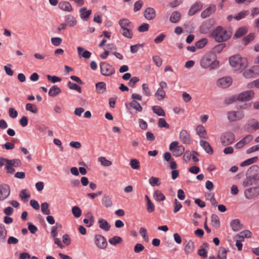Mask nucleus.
<instances>
[{"instance_id":"obj_28","label":"nucleus","mask_w":259,"mask_h":259,"mask_svg":"<svg viewBox=\"0 0 259 259\" xmlns=\"http://www.w3.org/2000/svg\"><path fill=\"white\" fill-rule=\"evenodd\" d=\"M194 249V243L192 240H189L187 244L185 247L184 250L186 254L192 253Z\"/></svg>"},{"instance_id":"obj_45","label":"nucleus","mask_w":259,"mask_h":259,"mask_svg":"<svg viewBox=\"0 0 259 259\" xmlns=\"http://www.w3.org/2000/svg\"><path fill=\"white\" fill-rule=\"evenodd\" d=\"M102 201L103 204L106 207H110L112 204L111 198L108 196L107 195H105L103 196Z\"/></svg>"},{"instance_id":"obj_4","label":"nucleus","mask_w":259,"mask_h":259,"mask_svg":"<svg viewBox=\"0 0 259 259\" xmlns=\"http://www.w3.org/2000/svg\"><path fill=\"white\" fill-rule=\"evenodd\" d=\"M118 24L121 28L120 33L122 35L128 38H132L133 36V29L134 25L128 19L124 18L120 19Z\"/></svg>"},{"instance_id":"obj_30","label":"nucleus","mask_w":259,"mask_h":259,"mask_svg":"<svg viewBox=\"0 0 259 259\" xmlns=\"http://www.w3.org/2000/svg\"><path fill=\"white\" fill-rule=\"evenodd\" d=\"M181 18V14L180 12L175 11L172 13L170 16L169 20L171 22L174 23H178Z\"/></svg>"},{"instance_id":"obj_44","label":"nucleus","mask_w":259,"mask_h":259,"mask_svg":"<svg viewBox=\"0 0 259 259\" xmlns=\"http://www.w3.org/2000/svg\"><path fill=\"white\" fill-rule=\"evenodd\" d=\"M26 110L29 111L33 113H36L38 111V109L36 106L33 104L27 103L26 105Z\"/></svg>"},{"instance_id":"obj_64","label":"nucleus","mask_w":259,"mask_h":259,"mask_svg":"<svg viewBox=\"0 0 259 259\" xmlns=\"http://www.w3.org/2000/svg\"><path fill=\"white\" fill-rule=\"evenodd\" d=\"M149 25L147 23H143L138 27V31L139 32H145L148 30Z\"/></svg>"},{"instance_id":"obj_46","label":"nucleus","mask_w":259,"mask_h":259,"mask_svg":"<svg viewBox=\"0 0 259 259\" xmlns=\"http://www.w3.org/2000/svg\"><path fill=\"white\" fill-rule=\"evenodd\" d=\"M211 223L212 225L216 228H218L220 226V220L218 215L215 214H213L211 215Z\"/></svg>"},{"instance_id":"obj_32","label":"nucleus","mask_w":259,"mask_h":259,"mask_svg":"<svg viewBox=\"0 0 259 259\" xmlns=\"http://www.w3.org/2000/svg\"><path fill=\"white\" fill-rule=\"evenodd\" d=\"M61 92V90L59 87L57 85H53L50 88L49 91V96L54 97L60 94Z\"/></svg>"},{"instance_id":"obj_38","label":"nucleus","mask_w":259,"mask_h":259,"mask_svg":"<svg viewBox=\"0 0 259 259\" xmlns=\"http://www.w3.org/2000/svg\"><path fill=\"white\" fill-rule=\"evenodd\" d=\"M153 112L158 116H164L165 113L163 109L159 106H154L152 107Z\"/></svg>"},{"instance_id":"obj_39","label":"nucleus","mask_w":259,"mask_h":259,"mask_svg":"<svg viewBox=\"0 0 259 259\" xmlns=\"http://www.w3.org/2000/svg\"><path fill=\"white\" fill-rule=\"evenodd\" d=\"M129 105L138 112H141L143 110V108L140 103L136 100H132L131 102L129 103Z\"/></svg>"},{"instance_id":"obj_53","label":"nucleus","mask_w":259,"mask_h":259,"mask_svg":"<svg viewBox=\"0 0 259 259\" xmlns=\"http://www.w3.org/2000/svg\"><path fill=\"white\" fill-rule=\"evenodd\" d=\"M68 86L69 88L71 90H76L79 93L81 92V88H80V87H79V85L74 83H73L71 81H69L68 82Z\"/></svg>"},{"instance_id":"obj_43","label":"nucleus","mask_w":259,"mask_h":259,"mask_svg":"<svg viewBox=\"0 0 259 259\" xmlns=\"http://www.w3.org/2000/svg\"><path fill=\"white\" fill-rule=\"evenodd\" d=\"M228 251L224 247L220 248L218 254V259H226Z\"/></svg>"},{"instance_id":"obj_23","label":"nucleus","mask_w":259,"mask_h":259,"mask_svg":"<svg viewBox=\"0 0 259 259\" xmlns=\"http://www.w3.org/2000/svg\"><path fill=\"white\" fill-rule=\"evenodd\" d=\"M255 181V177L254 176H248L244 180L242 185L244 187H247L253 184Z\"/></svg>"},{"instance_id":"obj_17","label":"nucleus","mask_w":259,"mask_h":259,"mask_svg":"<svg viewBox=\"0 0 259 259\" xmlns=\"http://www.w3.org/2000/svg\"><path fill=\"white\" fill-rule=\"evenodd\" d=\"M180 139L185 144H189L191 142V138L189 134L186 130H182L179 135Z\"/></svg>"},{"instance_id":"obj_62","label":"nucleus","mask_w":259,"mask_h":259,"mask_svg":"<svg viewBox=\"0 0 259 259\" xmlns=\"http://www.w3.org/2000/svg\"><path fill=\"white\" fill-rule=\"evenodd\" d=\"M145 198L147 201V209H150L151 210H154L155 208L154 204L150 200V198L148 197L147 195L145 196Z\"/></svg>"},{"instance_id":"obj_37","label":"nucleus","mask_w":259,"mask_h":259,"mask_svg":"<svg viewBox=\"0 0 259 259\" xmlns=\"http://www.w3.org/2000/svg\"><path fill=\"white\" fill-rule=\"evenodd\" d=\"M247 32L246 27H241L238 29L234 34V37L239 38L245 35Z\"/></svg>"},{"instance_id":"obj_57","label":"nucleus","mask_w":259,"mask_h":259,"mask_svg":"<svg viewBox=\"0 0 259 259\" xmlns=\"http://www.w3.org/2000/svg\"><path fill=\"white\" fill-rule=\"evenodd\" d=\"M254 38V33H249L243 38V43L245 45H247L250 41L252 40Z\"/></svg>"},{"instance_id":"obj_6","label":"nucleus","mask_w":259,"mask_h":259,"mask_svg":"<svg viewBox=\"0 0 259 259\" xmlns=\"http://www.w3.org/2000/svg\"><path fill=\"white\" fill-rule=\"evenodd\" d=\"M244 116V112L242 111H231L227 113V118L230 122L240 120Z\"/></svg>"},{"instance_id":"obj_8","label":"nucleus","mask_w":259,"mask_h":259,"mask_svg":"<svg viewBox=\"0 0 259 259\" xmlns=\"http://www.w3.org/2000/svg\"><path fill=\"white\" fill-rule=\"evenodd\" d=\"M100 71L101 74L104 76H110L115 73L114 67L106 62L100 63Z\"/></svg>"},{"instance_id":"obj_16","label":"nucleus","mask_w":259,"mask_h":259,"mask_svg":"<svg viewBox=\"0 0 259 259\" xmlns=\"http://www.w3.org/2000/svg\"><path fill=\"white\" fill-rule=\"evenodd\" d=\"M58 8L62 11L67 12H71L73 11L71 4L65 1H61L58 3Z\"/></svg>"},{"instance_id":"obj_51","label":"nucleus","mask_w":259,"mask_h":259,"mask_svg":"<svg viewBox=\"0 0 259 259\" xmlns=\"http://www.w3.org/2000/svg\"><path fill=\"white\" fill-rule=\"evenodd\" d=\"M149 183L150 185L152 187L159 186L160 185L159 179L157 177H151L149 180Z\"/></svg>"},{"instance_id":"obj_35","label":"nucleus","mask_w":259,"mask_h":259,"mask_svg":"<svg viewBox=\"0 0 259 259\" xmlns=\"http://www.w3.org/2000/svg\"><path fill=\"white\" fill-rule=\"evenodd\" d=\"M231 226L234 231H238L242 228L240 222L238 219L232 221L231 223Z\"/></svg>"},{"instance_id":"obj_7","label":"nucleus","mask_w":259,"mask_h":259,"mask_svg":"<svg viewBox=\"0 0 259 259\" xmlns=\"http://www.w3.org/2000/svg\"><path fill=\"white\" fill-rule=\"evenodd\" d=\"M234 134L230 132H225L221 137V142L224 146L232 144L235 141Z\"/></svg>"},{"instance_id":"obj_11","label":"nucleus","mask_w":259,"mask_h":259,"mask_svg":"<svg viewBox=\"0 0 259 259\" xmlns=\"http://www.w3.org/2000/svg\"><path fill=\"white\" fill-rule=\"evenodd\" d=\"M259 194V186L251 187L245 190L244 195L248 199H252Z\"/></svg>"},{"instance_id":"obj_3","label":"nucleus","mask_w":259,"mask_h":259,"mask_svg":"<svg viewBox=\"0 0 259 259\" xmlns=\"http://www.w3.org/2000/svg\"><path fill=\"white\" fill-rule=\"evenodd\" d=\"M232 35V31L231 29H225L222 26H218L212 32V35L219 42L228 40Z\"/></svg>"},{"instance_id":"obj_59","label":"nucleus","mask_w":259,"mask_h":259,"mask_svg":"<svg viewBox=\"0 0 259 259\" xmlns=\"http://www.w3.org/2000/svg\"><path fill=\"white\" fill-rule=\"evenodd\" d=\"M248 14V11H242L239 13L237 15L234 17V19L236 20H240L244 18Z\"/></svg>"},{"instance_id":"obj_50","label":"nucleus","mask_w":259,"mask_h":259,"mask_svg":"<svg viewBox=\"0 0 259 259\" xmlns=\"http://www.w3.org/2000/svg\"><path fill=\"white\" fill-rule=\"evenodd\" d=\"M98 161L101 162L104 166H109L112 164L111 161L108 160L105 157H100L98 158Z\"/></svg>"},{"instance_id":"obj_40","label":"nucleus","mask_w":259,"mask_h":259,"mask_svg":"<svg viewBox=\"0 0 259 259\" xmlns=\"http://www.w3.org/2000/svg\"><path fill=\"white\" fill-rule=\"evenodd\" d=\"M153 197L157 201H162L165 198L164 194L159 190H156L154 192Z\"/></svg>"},{"instance_id":"obj_9","label":"nucleus","mask_w":259,"mask_h":259,"mask_svg":"<svg viewBox=\"0 0 259 259\" xmlns=\"http://www.w3.org/2000/svg\"><path fill=\"white\" fill-rule=\"evenodd\" d=\"M94 241L97 247L100 249H104L107 246L108 244L106 239L101 235H96Z\"/></svg>"},{"instance_id":"obj_19","label":"nucleus","mask_w":259,"mask_h":259,"mask_svg":"<svg viewBox=\"0 0 259 259\" xmlns=\"http://www.w3.org/2000/svg\"><path fill=\"white\" fill-rule=\"evenodd\" d=\"M215 10V6L214 5H211L201 13V16L203 19L206 18L209 16L211 14L213 13Z\"/></svg>"},{"instance_id":"obj_33","label":"nucleus","mask_w":259,"mask_h":259,"mask_svg":"<svg viewBox=\"0 0 259 259\" xmlns=\"http://www.w3.org/2000/svg\"><path fill=\"white\" fill-rule=\"evenodd\" d=\"M3 160H5V162H8V165H11L12 166L15 167H18L21 165V161L18 159H14L12 160L3 159Z\"/></svg>"},{"instance_id":"obj_26","label":"nucleus","mask_w":259,"mask_h":259,"mask_svg":"<svg viewBox=\"0 0 259 259\" xmlns=\"http://www.w3.org/2000/svg\"><path fill=\"white\" fill-rule=\"evenodd\" d=\"M196 132L200 138L204 139L207 138L206 131L203 126L201 125H198L196 127Z\"/></svg>"},{"instance_id":"obj_14","label":"nucleus","mask_w":259,"mask_h":259,"mask_svg":"<svg viewBox=\"0 0 259 259\" xmlns=\"http://www.w3.org/2000/svg\"><path fill=\"white\" fill-rule=\"evenodd\" d=\"M232 82L231 77L227 76L220 78L217 81V85L222 88H227L231 85Z\"/></svg>"},{"instance_id":"obj_58","label":"nucleus","mask_w":259,"mask_h":259,"mask_svg":"<svg viewBox=\"0 0 259 259\" xmlns=\"http://www.w3.org/2000/svg\"><path fill=\"white\" fill-rule=\"evenodd\" d=\"M158 125L160 127H165L167 128L169 127V124L166 122L165 119L163 118H160L159 119Z\"/></svg>"},{"instance_id":"obj_52","label":"nucleus","mask_w":259,"mask_h":259,"mask_svg":"<svg viewBox=\"0 0 259 259\" xmlns=\"http://www.w3.org/2000/svg\"><path fill=\"white\" fill-rule=\"evenodd\" d=\"M139 233L146 242H147L149 241V238L146 228L141 227L140 229Z\"/></svg>"},{"instance_id":"obj_47","label":"nucleus","mask_w":259,"mask_h":259,"mask_svg":"<svg viewBox=\"0 0 259 259\" xmlns=\"http://www.w3.org/2000/svg\"><path fill=\"white\" fill-rule=\"evenodd\" d=\"M207 39L206 38H203L197 41L195 44V46L198 49H202L207 44Z\"/></svg>"},{"instance_id":"obj_41","label":"nucleus","mask_w":259,"mask_h":259,"mask_svg":"<svg viewBox=\"0 0 259 259\" xmlns=\"http://www.w3.org/2000/svg\"><path fill=\"white\" fill-rule=\"evenodd\" d=\"M87 217H88L89 219H84L83 220V223L87 225V227H90L93 225L94 218L92 214L89 212L87 213Z\"/></svg>"},{"instance_id":"obj_48","label":"nucleus","mask_w":259,"mask_h":259,"mask_svg":"<svg viewBox=\"0 0 259 259\" xmlns=\"http://www.w3.org/2000/svg\"><path fill=\"white\" fill-rule=\"evenodd\" d=\"M122 239L119 236H114L109 239V243L113 245H116L117 244L120 243Z\"/></svg>"},{"instance_id":"obj_49","label":"nucleus","mask_w":259,"mask_h":259,"mask_svg":"<svg viewBox=\"0 0 259 259\" xmlns=\"http://www.w3.org/2000/svg\"><path fill=\"white\" fill-rule=\"evenodd\" d=\"M257 159H258V158L256 156L251 158H249V159L245 160L243 162H242L241 164V166H244L250 165L252 163H253L256 162Z\"/></svg>"},{"instance_id":"obj_34","label":"nucleus","mask_w":259,"mask_h":259,"mask_svg":"<svg viewBox=\"0 0 259 259\" xmlns=\"http://www.w3.org/2000/svg\"><path fill=\"white\" fill-rule=\"evenodd\" d=\"M155 96L157 100L161 101L166 97V94L164 90L158 88L155 94Z\"/></svg>"},{"instance_id":"obj_56","label":"nucleus","mask_w":259,"mask_h":259,"mask_svg":"<svg viewBox=\"0 0 259 259\" xmlns=\"http://www.w3.org/2000/svg\"><path fill=\"white\" fill-rule=\"evenodd\" d=\"M226 45L225 44H220L213 48V51L214 53H220L225 48Z\"/></svg>"},{"instance_id":"obj_31","label":"nucleus","mask_w":259,"mask_h":259,"mask_svg":"<svg viewBox=\"0 0 259 259\" xmlns=\"http://www.w3.org/2000/svg\"><path fill=\"white\" fill-rule=\"evenodd\" d=\"M7 232L4 225L0 224V242H4Z\"/></svg>"},{"instance_id":"obj_20","label":"nucleus","mask_w":259,"mask_h":259,"mask_svg":"<svg viewBox=\"0 0 259 259\" xmlns=\"http://www.w3.org/2000/svg\"><path fill=\"white\" fill-rule=\"evenodd\" d=\"M144 16L147 20H152L156 16L155 11L152 8H148L144 11Z\"/></svg>"},{"instance_id":"obj_10","label":"nucleus","mask_w":259,"mask_h":259,"mask_svg":"<svg viewBox=\"0 0 259 259\" xmlns=\"http://www.w3.org/2000/svg\"><path fill=\"white\" fill-rule=\"evenodd\" d=\"M254 93L253 91H247L238 94L236 100L241 102L248 101L250 100L254 97Z\"/></svg>"},{"instance_id":"obj_27","label":"nucleus","mask_w":259,"mask_h":259,"mask_svg":"<svg viewBox=\"0 0 259 259\" xmlns=\"http://www.w3.org/2000/svg\"><path fill=\"white\" fill-rule=\"evenodd\" d=\"M98 223L99 224V227L101 229L106 231H108L109 230L110 228V225L107 222V221L101 218L99 220Z\"/></svg>"},{"instance_id":"obj_18","label":"nucleus","mask_w":259,"mask_h":259,"mask_svg":"<svg viewBox=\"0 0 259 259\" xmlns=\"http://www.w3.org/2000/svg\"><path fill=\"white\" fill-rule=\"evenodd\" d=\"M202 7V4L200 2H197L194 4L188 12V14L190 16H193L196 14L198 11H200Z\"/></svg>"},{"instance_id":"obj_42","label":"nucleus","mask_w":259,"mask_h":259,"mask_svg":"<svg viewBox=\"0 0 259 259\" xmlns=\"http://www.w3.org/2000/svg\"><path fill=\"white\" fill-rule=\"evenodd\" d=\"M19 197L21 200L26 202L27 201L28 199L30 197V194L27 192V190L24 189L20 191Z\"/></svg>"},{"instance_id":"obj_5","label":"nucleus","mask_w":259,"mask_h":259,"mask_svg":"<svg viewBox=\"0 0 259 259\" xmlns=\"http://www.w3.org/2000/svg\"><path fill=\"white\" fill-rule=\"evenodd\" d=\"M169 149L172 152L174 156L176 157L181 156L185 151V147L183 145H179V142L177 141L171 142L169 145Z\"/></svg>"},{"instance_id":"obj_63","label":"nucleus","mask_w":259,"mask_h":259,"mask_svg":"<svg viewBox=\"0 0 259 259\" xmlns=\"http://www.w3.org/2000/svg\"><path fill=\"white\" fill-rule=\"evenodd\" d=\"M47 77L49 80L53 83L61 81L62 80L61 78L56 76H51L50 75H47Z\"/></svg>"},{"instance_id":"obj_2","label":"nucleus","mask_w":259,"mask_h":259,"mask_svg":"<svg viewBox=\"0 0 259 259\" xmlns=\"http://www.w3.org/2000/svg\"><path fill=\"white\" fill-rule=\"evenodd\" d=\"M200 65L203 68H209L210 70H212L219 67V62L216 59L215 56L210 53L205 55L201 58Z\"/></svg>"},{"instance_id":"obj_12","label":"nucleus","mask_w":259,"mask_h":259,"mask_svg":"<svg viewBox=\"0 0 259 259\" xmlns=\"http://www.w3.org/2000/svg\"><path fill=\"white\" fill-rule=\"evenodd\" d=\"M245 130L248 132L256 130L259 128V122L255 121L254 119L249 120L244 126Z\"/></svg>"},{"instance_id":"obj_55","label":"nucleus","mask_w":259,"mask_h":259,"mask_svg":"<svg viewBox=\"0 0 259 259\" xmlns=\"http://www.w3.org/2000/svg\"><path fill=\"white\" fill-rule=\"evenodd\" d=\"M143 94L146 96L149 97L151 96V93L148 84L143 83L142 84Z\"/></svg>"},{"instance_id":"obj_25","label":"nucleus","mask_w":259,"mask_h":259,"mask_svg":"<svg viewBox=\"0 0 259 259\" xmlns=\"http://www.w3.org/2000/svg\"><path fill=\"white\" fill-rule=\"evenodd\" d=\"M200 145L207 153L212 154L213 153V149L207 142L201 140L200 141Z\"/></svg>"},{"instance_id":"obj_1","label":"nucleus","mask_w":259,"mask_h":259,"mask_svg":"<svg viewBox=\"0 0 259 259\" xmlns=\"http://www.w3.org/2000/svg\"><path fill=\"white\" fill-rule=\"evenodd\" d=\"M229 63L235 71H241L248 65V61L245 57L240 55H236L229 58Z\"/></svg>"},{"instance_id":"obj_15","label":"nucleus","mask_w":259,"mask_h":259,"mask_svg":"<svg viewBox=\"0 0 259 259\" xmlns=\"http://www.w3.org/2000/svg\"><path fill=\"white\" fill-rule=\"evenodd\" d=\"M253 139V137L251 135H248L245 137L243 139L240 140L235 145V147L236 149H240L244 145L249 143Z\"/></svg>"},{"instance_id":"obj_21","label":"nucleus","mask_w":259,"mask_h":259,"mask_svg":"<svg viewBox=\"0 0 259 259\" xmlns=\"http://www.w3.org/2000/svg\"><path fill=\"white\" fill-rule=\"evenodd\" d=\"M66 24L70 27H73L77 24V21L75 18L71 15H67L65 17Z\"/></svg>"},{"instance_id":"obj_24","label":"nucleus","mask_w":259,"mask_h":259,"mask_svg":"<svg viewBox=\"0 0 259 259\" xmlns=\"http://www.w3.org/2000/svg\"><path fill=\"white\" fill-rule=\"evenodd\" d=\"M96 90L97 93L103 94L106 90V84L104 82H99L96 84Z\"/></svg>"},{"instance_id":"obj_61","label":"nucleus","mask_w":259,"mask_h":259,"mask_svg":"<svg viewBox=\"0 0 259 259\" xmlns=\"http://www.w3.org/2000/svg\"><path fill=\"white\" fill-rule=\"evenodd\" d=\"M62 39L60 37H52L51 38V42L52 44L55 46H59L62 43Z\"/></svg>"},{"instance_id":"obj_29","label":"nucleus","mask_w":259,"mask_h":259,"mask_svg":"<svg viewBox=\"0 0 259 259\" xmlns=\"http://www.w3.org/2000/svg\"><path fill=\"white\" fill-rule=\"evenodd\" d=\"M80 17L84 20H87L92 13L91 10H87V8H82L80 9Z\"/></svg>"},{"instance_id":"obj_36","label":"nucleus","mask_w":259,"mask_h":259,"mask_svg":"<svg viewBox=\"0 0 259 259\" xmlns=\"http://www.w3.org/2000/svg\"><path fill=\"white\" fill-rule=\"evenodd\" d=\"M251 235V232L249 230H246L241 232L240 234L237 235L235 237L236 238H242V239L244 241V238H250Z\"/></svg>"},{"instance_id":"obj_60","label":"nucleus","mask_w":259,"mask_h":259,"mask_svg":"<svg viewBox=\"0 0 259 259\" xmlns=\"http://www.w3.org/2000/svg\"><path fill=\"white\" fill-rule=\"evenodd\" d=\"M152 58H153V61H154L155 65L157 67H160L161 66L162 63V60L159 56L155 55V56H153Z\"/></svg>"},{"instance_id":"obj_13","label":"nucleus","mask_w":259,"mask_h":259,"mask_svg":"<svg viewBox=\"0 0 259 259\" xmlns=\"http://www.w3.org/2000/svg\"><path fill=\"white\" fill-rule=\"evenodd\" d=\"M10 193V187L7 184L0 185V201L7 198Z\"/></svg>"},{"instance_id":"obj_22","label":"nucleus","mask_w":259,"mask_h":259,"mask_svg":"<svg viewBox=\"0 0 259 259\" xmlns=\"http://www.w3.org/2000/svg\"><path fill=\"white\" fill-rule=\"evenodd\" d=\"M77 50L78 54L79 57H82L84 58L85 59H88L90 58V57L91 56V53L88 51L85 50L83 52H82L84 49V48L81 47H77Z\"/></svg>"},{"instance_id":"obj_54","label":"nucleus","mask_w":259,"mask_h":259,"mask_svg":"<svg viewBox=\"0 0 259 259\" xmlns=\"http://www.w3.org/2000/svg\"><path fill=\"white\" fill-rule=\"evenodd\" d=\"M130 164L131 167L134 169H138L140 166L139 161L136 159H131Z\"/></svg>"}]
</instances>
